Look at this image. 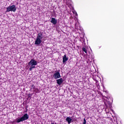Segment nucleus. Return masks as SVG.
Instances as JSON below:
<instances>
[{"instance_id":"nucleus-1","label":"nucleus","mask_w":124,"mask_h":124,"mask_svg":"<svg viewBox=\"0 0 124 124\" xmlns=\"http://www.w3.org/2000/svg\"><path fill=\"white\" fill-rule=\"evenodd\" d=\"M43 39V34L42 33L40 32L37 34V38L36 40L35 41L34 44L35 45H37V46H39L40 44L42 43Z\"/></svg>"},{"instance_id":"nucleus-2","label":"nucleus","mask_w":124,"mask_h":124,"mask_svg":"<svg viewBox=\"0 0 124 124\" xmlns=\"http://www.w3.org/2000/svg\"><path fill=\"white\" fill-rule=\"evenodd\" d=\"M28 65L30 66V71H31L33 68H35V65H37V61L34 59H31L30 62H28Z\"/></svg>"},{"instance_id":"nucleus-3","label":"nucleus","mask_w":124,"mask_h":124,"mask_svg":"<svg viewBox=\"0 0 124 124\" xmlns=\"http://www.w3.org/2000/svg\"><path fill=\"white\" fill-rule=\"evenodd\" d=\"M29 116L28 115L27 113H25L21 117L19 118H16V123L19 124V123H21L24 122V121H27V120H29Z\"/></svg>"},{"instance_id":"nucleus-4","label":"nucleus","mask_w":124,"mask_h":124,"mask_svg":"<svg viewBox=\"0 0 124 124\" xmlns=\"http://www.w3.org/2000/svg\"><path fill=\"white\" fill-rule=\"evenodd\" d=\"M6 9V12H10V11H11V12H16L17 8L16 7V5H12V6H9Z\"/></svg>"},{"instance_id":"nucleus-5","label":"nucleus","mask_w":124,"mask_h":124,"mask_svg":"<svg viewBox=\"0 0 124 124\" xmlns=\"http://www.w3.org/2000/svg\"><path fill=\"white\" fill-rule=\"evenodd\" d=\"M53 78L54 79H59L61 78V74L59 71H56L55 73L53 75Z\"/></svg>"},{"instance_id":"nucleus-6","label":"nucleus","mask_w":124,"mask_h":124,"mask_svg":"<svg viewBox=\"0 0 124 124\" xmlns=\"http://www.w3.org/2000/svg\"><path fill=\"white\" fill-rule=\"evenodd\" d=\"M68 61V58L66 57V54L62 56V62L63 64H66V62Z\"/></svg>"},{"instance_id":"nucleus-7","label":"nucleus","mask_w":124,"mask_h":124,"mask_svg":"<svg viewBox=\"0 0 124 124\" xmlns=\"http://www.w3.org/2000/svg\"><path fill=\"white\" fill-rule=\"evenodd\" d=\"M56 81L57 83L58 84V85H59V86H61V85H62V83H63V79H62V78L57 79Z\"/></svg>"},{"instance_id":"nucleus-8","label":"nucleus","mask_w":124,"mask_h":124,"mask_svg":"<svg viewBox=\"0 0 124 124\" xmlns=\"http://www.w3.org/2000/svg\"><path fill=\"white\" fill-rule=\"evenodd\" d=\"M107 103H105L106 108L108 109V108H111V107H112L111 102L109 101H107Z\"/></svg>"},{"instance_id":"nucleus-9","label":"nucleus","mask_w":124,"mask_h":124,"mask_svg":"<svg viewBox=\"0 0 124 124\" xmlns=\"http://www.w3.org/2000/svg\"><path fill=\"white\" fill-rule=\"evenodd\" d=\"M57 19H56V18L54 17L51 18L50 22H51L52 24H53L54 25H57Z\"/></svg>"},{"instance_id":"nucleus-10","label":"nucleus","mask_w":124,"mask_h":124,"mask_svg":"<svg viewBox=\"0 0 124 124\" xmlns=\"http://www.w3.org/2000/svg\"><path fill=\"white\" fill-rule=\"evenodd\" d=\"M66 122H67L68 124H71V122L72 121V119L70 117H67L66 119Z\"/></svg>"},{"instance_id":"nucleus-11","label":"nucleus","mask_w":124,"mask_h":124,"mask_svg":"<svg viewBox=\"0 0 124 124\" xmlns=\"http://www.w3.org/2000/svg\"><path fill=\"white\" fill-rule=\"evenodd\" d=\"M82 50L83 51V52H85V53H86V54H87V50L86 49V48L83 47Z\"/></svg>"},{"instance_id":"nucleus-12","label":"nucleus","mask_w":124,"mask_h":124,"mask_svg":"<svg viewBox=\"0 0 124 124\" xmlns=\"http://www.w3.org/2000/svg\"><path fill=\"white\" fill-rule=\"evenodd\" d=\"M87 123V121H86V119L84 118L83 120V122L82 124H86Z\"/></svg>"},{"instance_id":"nucleus-13","label":"nucleus","mask_w":124,"mask_h":124,"mask_svg":"<svg viewBox=\"0 0 124 124\" xmlns=\"http://www.w3.org/2000/svg\"><path fill=\"white\" fill-rule=\"evenodd\" d=\"M32 89H34L35 90H36V88H35V86H34V85H32Z\"/></svg>"},{"instance_id":"nucleus-14","label":"nucleus","mask_w":124,"mask_h":124,"mask_svg":"<svg viewBox=\"0 0 124 124\" xmlns=\"http://www.w3.org/2000/svg\"><path fill=\"white\" fill-rule=\"evenodd\" d=\"M51 124H54V123H52Z\"/></svg>"}]
</instances>
